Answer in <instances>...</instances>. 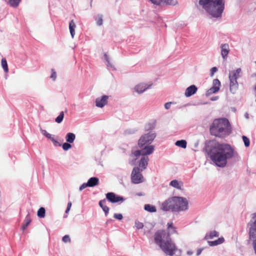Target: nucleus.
<instances>
[{
  "mask_svg": "<svg viewBox=\"0 0 256 256\" xmlns=\"http://www.w3.org/2000/svg\"><path fill=\"white\" fill-rule=\"evenodd\" d=\"M104 58L106 60V62L110 60L108 56L106 54H105L104 55Z\"/></svg>",
  "mask_w": 256,
  "mask_h": 256,
  "instance_id": "13d9d810",
  "label": "nucleus"
},
{
  "mask_svg": "<svg viewBox=\"0 0 256 256\" xmlns=\"http://www.w3.org/2000/svg\"><path fill=\"white\" fill-rule=\"evenodd\" d=\"M170 185L178 190H182L181 186H182V183L181 184H180L178 180H174L170 182Z\"/></svg>",
  "mask_w": 256,
  "mask_h": 256,
  "instance_id": "bb28decb",
  "label": "nucleus"
},
{
  "mask_svg": "<svg viewBox=\"0 0 256 256\" xmlns=\"http://www.w3.org/2000/svg\"><path fill=\"white\" fill-rule=\"evenodd\" d=\"M86 187H88V182L86 183H84L83 184H82L80 188H79V190L80 191H82V190H83L85 188H86Z\"/></svg>",
  "mask_w": 256,
  "mask_h": 256,
  "instance_id": "8fccbe9b",
  "label": "nucleus"
},
{
  "mask_svg": "<svg viewBox=\"0 0 256 256\" xmlns=\"http://www.w3.org/2000/svg\"><path fill=\"white\" fill-rule=\"evenodd\" d=\"M192 254V252H188V254Z\"/></svg>",
  "mask_w": 256,
  "mask_h": 256,
  "instance_id": "338daca9",
  "label": "nucleus"
},
{
  "mask_svg": "<svg viewBox=\"0 0 256 256\" xmlns=\"http://www.w3.org/2000/svg\"><path fill=\"white\" fill-rule=\"evenodd\" d=\"M154 241L163 252L170 256H180L182 250L178 249L165 230H157L154 234Z\"/></svg>",
  "mask_w": 256,
  "mask_h": 256,
  "instance_id": "f03ea898",
  "label": "nucleus"
},
{
  "mask_svg": "<svg viewBox=\"0 0 256 256\" xmlns=\"http://www.w3.org/2000/svg\"><path fill=\"white\" fill-rule=\"evenodd\" d=\"M70 208H66V210L65 211V212L66 213H68V212L70 211Z\"/></svg>",
  "mask_w": 256,
  "mask_h": 256,
  "instance_id": "0e129e2a",
  "label": "nucleus"
},
{
  "mask_svg": "<svg viewBox=\"0 0 256 256\" xmlns=\"http://www.w3.org/2000/svg\"><path fill=\"white\" fill-rule=\"evenodd\" d=\"M114 218L118 220H122L123 218V216L121 214L116 213L114 215Z\"/></svg>",
  "mask_w": 256,
  "mask_h": 256,
  "instance_id": "de8ad7c7",
  "label": "nucleus"
},
{
  "mask_svg": "<svg viewBox=\"0 0 256 256\" xmlns=\"http://www.w3.org/2000/svg\"><path fill=\"white\" fill-rule=\"evenodd\" d=\"M106 198L111 203H117L118 202H123L126 200V198L123 196L116 194L112 192H108L106 194Z\"/></svg>",
  "mask_w": 256,
  "mask_h": 256,
  "instance_id": "1a4fd4ad",
  "label": "nucleus"
},
{
  "mask_svg": "<svg viewBox=\"0 0 256 256\" xmlns=\"http://www.w3.org/2000/svg\"><path fill=\"white\" fill-rule=\"evenodd\" d=\"M152 84L146 86L145 84H140L136 85L134 87V90L138 94H140L144 92L146 90L149 88L151 86Z\"/></svg>",
  "mask_w": 256,
  "mask_h": 256,
  "instance_id": "4468645a",
  "label": "nucleus"
},
{
  "mask_svg": "<svg viewBox=\"0 0 256 256\" xmlns=\"http://www.w3.org/2000/svg\"><path fill=\"white\" fill-rule=\"evenodd\" d=\"M168 229L170 230V229H174V232H170L172 234H177L176 228L173 226V222H169L167 224Z\"/></svg>",
  "mask_w": 256,
  "mask_h": 256,
  "instance_id": "473e14b6",
  "label": "nucleus"
},
{
  "mask_svg": "<svg viewBox=\"0 0 256 256\" xmlns=\"http://www.w3.org/2000/svg\"><path fill=\"white\" fill-rule=\"evenodd\" d=\"M197 90V87L195 85L192 84L186 88L184 94L186 97H190L195 94Z\"/></svg>",
  "mask_w": 256,
  "mask_h": 256,
  "instance_id": "ddd939ff",
  "label": "nucleus"
},
{
  "mask_svg": "<svg viewBox=\"0 0 256 256\" xmlns=\"http://www.w3.org/2000/svg\"><path fill=\"white\" fill-rule=\"evenodd\" d=\"M102 15L100 14H98L96 18V24L98 26H100L102 24L103 19H102Z\"/></svg>",
  "mask_w": 256,
  "mask_h": 256,
  "instance_id": "c9c22d12",
  "label": "nucleus"
},
{
  "mask_svg": "<svg viewBox=\"0 0 256 256\" xmlns=\"http://www.w3.org/2000/svg\"><path fill=\"white\" fill-rule=\"evenodd\" d=\"M144 210L150 212H156V207L150 204H146L144 206Z\"/></svg>",
  "mask_w": 256,
  "mask_h": 256,
  "instance_id": "a878e982",
  "label": "nucleus"
},
{
  "mask_svg": "<svg viewBox=\"0 0 256 256\" xmlns=\"http://www.w3.org/2000/svg\"><path fill=\"white\" fill-rule=\"evenodd\" d=\"M148 160V156H143L141 157L138 163V168H140V170L142 171L146 168Z\"/></svg>",
  "mask_w": 256,
  "mask_h": 256,
  "instance_id": "2eb2a0df",
  "label": "nucleus"
},
{
  "mask_svg": "<svg viewBox=\"0 0 256 256\" xmlns=\"http://www.w3.org/2000/svg\"><path fill=\"white\" fill-rule=\"evenodd\" d=\"M108 96L104 95L100 98H98L96 99V105L98 108H102L107 104Z\"/></svg>",
  "mask_w": 256,
  "mask_h": 256,
  "instance_id": "9d476101",
  "label": "nucleus"
},
{
  "mask_svg": "<svg viewBox=\"0 0 256 256\" xmlns=\"http://www.w3.org/2000/svg\"><path fill=\"white\" fill-rule=\"evenodd\" d=\"M170 232H174V229H170Z\"/></svg>",
  "mask_w": 256,
  "mask_h": 256,
  "instance_id": "774afa93",
  "label": "nucleus"
},
{
  "mask_svg": "<svg viewBox=\"0 0 256 256\" xmlns=\"http://www.w3.org/2000/svg\"><path fill=\"white\" fill-rule=\"evenodd\" d=\"M50 78L52 79V80L54 81L56 78V73L54 69L51 70V74L50 76Z\"/></svg>",
  "mask_w": 256,
  "mask_h": 256,
  "instance_id": "37998d69",
  "label": "nucleus"
},
{
  "mask_svg": "<svg viewBox=\"0 0 256 256\" xmlns=\"http://www.w3.org/2000/svg\"><path fill=\"white\" fill-rule=\"evenodd\" d=\"M218 91V88H211L206 92V94L207 96H210L212 94H215Z\"/></svg>",
  "mask_w": 256,
  "mask_h": 256,
  "instance_id": "4c0bfd02",
  "label": "nucleus"
},
{
  "mask_svg": "<svg viewBox=\"0 0 256 256\" xmlns=\"http://www.w3.org/2000/svg\"><path fill=\"white\" fill-rule=\"evenodd\" d=\"M149 1L152 4L159 6L160 0H149Z\"/></svg>",
  "mask_w": 256,
  "mask_h": 256,
  "instance_id": "864d4df0",
  "label": "nucleus"
},
{
  "mask_svg": "<svg viewBox=\"0 0 256 256\" xmlns=\"http://www.w3.org/2000/svg\"><path fill=\"white\" fill-rule=\"evenodd\" d=\"M244 117L246 118V119H248L249 118V116H248V112H246L245 114H244Z\"/></svg>",
  "mask_w": 256,
  "mask_h": 256,
  "instance_id": "680f3d73",
  "label": "nucleus"
},
{
  "mask_svg": "<svg viewBox=\"0 0 256 256\" xmlns=\"http://www.w3.org/2000/svg\"><path fill=\"white\" fill-rule=\"evenodd\" d=\"M156 126V123L154 122H150L148 124L144 127V130L145 131H152L153 129L155 128Z\"/></svg>",
  "mask_w": 256,
  "mask_h": 256,
  "instance_id": "2f4dec72",
  "label": "nucleus"
},
{
  "mask_svg": "<svg viewBox=\"0 0 256 256\" xmlns=\"http://www.w3.org/2000/svg\"><path fill=\"white\" fill-rule=\"evenodd\" d=\"M136 130L135 129H132V130H127L125 131L126 134H132L135 133V132L136 131Z\"/></svg>",
  "mask_w": 256,
  "mask_h": 256,
  "instance_id": "603ef678",
  "label": "nucleus"
},
{
  "mask_svg": "<svg viewBox=\"0 0 256 256\" xmlns=\"http://www.w3.org/2000/svg\"><path fill=\"white\" fill-rule=\"evenodd\" d=\"M218 71L216 67H213L210 69V76H212L214 74V72Z\"/></svg>",
  "mask_w": 256,
  "mask_h": 256,
  "instance_id": "3c124183",
  "label": "nucleus"
},
{
  "mask_svg": "<svg viewBox=\"0 0 256 256\" xmlns=\"http://www.w3.org/2000/svg\"><path fill=\"white\" fill-rule=\"evenodd\" d=\"M230 90L232 94H235L238 89V84L237 80L230 79Z\"/></svg>",
  "mask_w": 256,
  "mask_h": 256,
  "instance_id": "a211bd4d",
  "label": "nucleus"
},
{
  "mask_svg": "<svg viewBox=\"0 0 256 256\" xmlns=\"http://www.w3.org/2000/svg\"><path fill=\"white\" fill-rule=\"evenodd\" d=\"M62 146V149L66 151L68 150L72 147L70 143H68V142L64 143Z\"/></svg>",
  "mask_w": 256,
  "mask_h": 256,
  "instance_id": "ea45409f",
  "label": "nucleus"
},
{
  "mask_svg": "<svg viewBox=\"0 0 256 256\" xmlns=\"http://www.w3.org/2000/svg\"><path fill=\"white\" fill-rule=\"evenodd\" d=\"M112 220L111 219H110V220H108L106 222V224H108V222H111Z\"/></svg>",
  "mask_w": 256,
  "mask_h": 256,
  "instance_id": "69168bd1",
  "label": "nucleus"
},
{
  "mask_svg": "<svg viewBox=\"0 0 256 256\" xmlns=\"http://www.w3.org/2000/svg\"><path fill=\"white\" fill-rule=\"evenodd\" d=\"M174 198H178L174 200V206L176 208V212L185 211L188 209V202L186 198L176 196H174Z\"/></svg>",
  "mask_w": 256,
  "mask_h": 256,
  "instance_id": "423d86ee",
  "label": "nucleus"
},
{
  "mask_svg": "<svg viewBox=\"0 0 256 256\" xmlns=\"http://www.w3.org/2000/svg\"><path fill=\"white\" fill-rule=\"evenodd\" d=\"M249 240L252 242V245L256 255V236H248Z\"/></svg>",
  "mask_w": 256,
  "mask_h": 256,
  "instance_id": "72a5a7b5",
  "label": "nucleus"
},
{
  "mask_svg": "<svg viewBox=\"0 0 256 256\" xmlns=\"http://www.w3.org/2000/svg\"><path fill=\"white\" fill-rule=\"evenodd\" d=\"M38 216L40 218H44L46 215V210L43 207H40L37 212Z\"/></svg>",
  "mask_w": 256,
  "mask_h": 256,
  "instance_id": "c85d7f7f",
  "label": "nucleus"
},
{
  "mask_svg": "<svg viewBox=\"0 0 256 256\" xmlns=\"http://www.w3.org/2000/svg\"><path fill=\"white\" fill-rule=\"evenodd\" d=\"M204 248H198L196 252V256H200L201 254V253L204 250Z\"/></svg>",
  "mask_w": 256,
  "mask_h": 256,
  "instance_id": "6e6d98bb",
  "label": "nucleus"
},
{
  "mask_svg": "<svg viewBox=\"0 0 256 256\" xmlns=\"http://www.w3.org/2000/svg\"><path fill=\"white\" fill-rule=\"evenodd\" d=\"M1 64H2V68L4 69V72L6 73L8 72V68L7 62H6V58H2V62H1Z\"/></svg>",
  "mask_w": 256,
  "mask_h": 256,
  "instance_id": "7c9ffc66",
  "label": "nucleus"
},
{
  "mask_svg": "<svg viewBox=\"0 0 256 256\" xmlns=\"http://www.w3.org/2000/svg\"><path fill=\"white\" fill-rule=\"evenodd\" d=\"M41 133L44 135L46 137L50 139L52 137V136L51 134L48 133L46 130H40Z\"/></svg>",
  "mask_w": 256,
  "mask_h": 256,
  "instance_id": "79ce46f5",
  "label": "nucleus"
},
{
  "mask_svg": "<svg viewBox=\"0 0 256 256\" xmlns=\"http://www.w3.org/2000/svg\"><path fill=\"white\" fill-rule=\"evenodd\" d=\"M133 154H134V156H135L136 157H138L140 156H143L142 152V150H135L133 152Z\"/></svg>",
  "mask_w": 256,
  "mask_h": 256,
  "instance_id": "a18cd8bd",
  "label": "nucleus"
},
{
  "mask_svg": "<svg viewBox=\"0 0 256 256\" xmlns=\"http://www.w3.org/2000/svg\"><path fill=\"white\" fill-rule=\"evenodd\" d=\"M142 152L143 156H147L148 155L152 154L154 150V146L153 145H145L144 147L140 148Z\"/></svg>",
  "mask_w": 256,
  "mask_h": 256,
  "instance_id": "f8f14e48",
  "label": "nucleus"
},
{
  "mask_svg": "<svg viewBox=\"0 0 256 256\" xmlns=\"http://www.w3.org/2000/svg\"><path fill=\"white\" fill-rule=\"evenodd\" d=\"M135 226L137 229L140 230V229L144 227V224L142 222H140L138 220H136L135 221Z\"/></svg>",
  "mask_w": 256,
  "mask_h": 256,
  "instance_id": "c03bdc74",
  "label": "nucleus"
},
{
  "mask_svg": "<svg viewBox=\"0 0 256 256\" xmlns=\"http://www.w3.org/2000/svg\"><path fill=\"white\" fill-rule=\"evenodd\" d=\"M232 132L230 124L226 118L214 119L210 126V132L212 136L224 138Z\"/></svg>",
  "mask_w": 256,
  "mask_h": 256,
  "instance_id": "7ed1b4c3",
  "label": "nucleus"
},
{
  "mask_svg": "<svg viewBox=\"0 0 256 256\" xmlns=\"http://www.w3.org/2000/svg\"><path fill=\"white\" fill-rule=\"evenodd\" d=\"M242 72L240 68H238L236 70H232L230 72L229 79L237 80L240 77V74Z\"/></svg>",
  "mask_w": 256,
  "mask_h": 256,
  "instance_id": "dca6fc26",
  "label": "nucleus"
},
{
  "mask_svg": "<svg viewBox=\"0 0 256 256\" xmlns=\"http://www.w3.org/2000/svg\"><path fill=\"white\" fill-rule=\"evenodd\" d=\"M248 236H256V219L254 222L250 221L248 224Z\"/></svg>",
  "mask_w": 256,
  "mask_h": 256,
  "instance_id": "9b49d317",
  "label": "nucleus"
},
{
  "mask_svg": "<svg viewBox=\"0 0 256 256\" xmlns=\"http://www.w3.org/2000/svg\"><path fill=\"white\" fill-rule=\"evenodd\" d=\"M156 137V133L154 131H150L142 135L138 141V146L142 148L145 145L151 144Z\"/></svg>",
  "mask_w": 256,
  "mask_h": 256,
  "instance_id": "39448f33",
  "label": "nucleus"
},
{
  "mask_svg": "<svg viewBox=\"0 0 256 256\" xmlns=\"http://www.w3.org/2000/svg\"><path fill=\"white\" fill-rule=\"evenodd\" d=\"M172 104V102H166L165 104H164V108L166 109V110H168L170 109V106L171 104Z\"/></svg>",
  "mask_w": 256,
  "mask_h": 256,
  "instance_id": "5fc2aeb1",
  "label": "nucleus"
},
{
  "mask_svg": "<svg viewBox=\"0 0 256 256\" xmlns=\"http://www.w3.org/2000/svg\"><path fill=\"white\" fill-rule=\"evenodd\" d=\"M221 48V55L222 58L224 60L227 58V56L229 53L230 48L229 46L227 44H222L220 46Z\"/></svg>",
  "mask_w": 256,
  "mask_h": 256,
  "instance_id": "f3484780",
  "label": "nucleus"
},
{
  "mask_svg": "<svg viewBox=\"0 0 256 256\" xmlns=\"http://www.w3.org/2000/svg\"><path fill=\"white\" fill-rule=\"evenodd\" d=\"M203 151L217 166L224 168L227 160L238 154L228 144H218L212 141L205 142Z\"/></svg>",
  "mask_w": 256,
  "mask_h": 256,
  "instance_id": "f257e3e1",
  "label": "nucleus"
},
{
  "mask_svg": "<svg viewBox=\"0 0 256 256\" xmlns=\"http://www.w3.org/2000/svg\"><path fill=\"white\" fill-rule=\"evenodd\" d=\"M242 140H243V142H244L245 146L246 147L249 146L250 144V142L249 138L247 136H242Z\"/></svg>",
  "mask_w": 256,
  "mask_h": 256,
  "instance_id": "a19ab883",
  "label": "nucleus"
},
{
  "mask_svg": "<svg viewBox=\"0 0 256 256\" xmlns=\"http://www.w3.org/2000/svg\"><path fill=\"white\" fill-rule=\"evenodd\" d=\"M224 241V238H219L218 240L214 241H208V243L210 246H216L220 244H222Z\"/></svg>",
  "mask_w": 256,
  "mask_h": 256,
  "instance_id": "4be33fe9",
  "label": "nucleus"
},
{
  "mask_svg": "<svg viewBox=\"0 0 256 256\" xmlns=\"http://www.w3.org/2000/svg\"><path fill=\"white\" fill-rule=\"evenodd\" d=\"M76 28V25L74 22L73 20H72L69 22V29L70 35L72 38H74L75 34V28Z\"/></svg>",
  "mask_w": 256,
  "mask_h": 256,
  "instance_id": "b1692460",
  "label": "nucleus"
},
{
  "mask_svg": "<svg viewBox=\"0 0 256 256\" xmlns=\"http://www.w3.org/2000/svg\"><path fill=\"white\" fill-rule=\"evenodd\" d=\"M64 118V112H61L60 114L56 118L55 122L58 124H60L63 120Z\"/></svg>",
  "mask_w": 256,
  "mask_h": 256,
  "instance_id": "f704fd0d",
  "label": "nucleus"
},
{
  "mask_svg": "<svg viewBox=\"0 0 256 256\" xmlns=\"http://www.w3.org/2000/svg\"><path fill=\"white\" fill-rule=\"evenodd\" d=\"M221 86V84L220 81L217 79H214L212 82V88H218V90H220V86Z\"/></svg>",
  "mask_w": 256,
  "mask_h": 256,
  "instance_id": "58836bf2",
  "label": "nucleus"
},
{
  "mask_svg": "<svg viewBox=\"0 0 256 256\" xmlns=\"http://www.w3.org/2000/svg\"><path fill=\"white\" fill-rule=\"evenodd\" d=\"M106 202V200H100L99 202V206L102 209L103 211L104 212L105 216H106L108 214L110 208L105 205Z\"/></svg>",
  "mask_w": 256,
  "mask_h": 256,
  "instance_id": "6ab92c4d",
  "label": "nucleus"
},
{
  "mask_svg": "<svg viewBox=\"0 0 256 256\" xmlns=\"http://www.w3.org/2000/svg\"><path fill=\"white\" fill-rule=\"evenodd\" d=\"M199 4L212 17H222L224 9V0H200Z\"/></svg>",
  "mask_w": 256,
  "mask_h": 256,
  "instance_id": "20e7f679",
  "label": "nucleus"
},
{
  "mask_svg": "<svg viewBox=\"0 0 256 256\" xmlns=\"http://www.w3.org/2000/svg\"><path fill=\"white\" fill-rule=\"evenodd\" d=\"M178 198H174V196L169 198L160 204V209L164 212H176V208L174 206V200Z\"/></svg>",
  "mask_w": 256,
  "mask_h": 256,
  "instance_id": "0eeeda50",
  "label": "nucleus"
},
{
  "mask_svg": "<svg viewBox=\"0 0 256 256\" xmlns=\"http://www.w3.org/2000/svg\"><path fill=\"white\" fill-rule=\"evenodd\" d=\"M88 187H94L98 184L99 179L97 177H92L88 181Z\"/></svg>",
  "mask_w": 256,
  "mask_h": 256,
  "instance_id": "aec40b11",
  "label": "nucleus"
},
{
  "mask_svg": "<svg viewBox=\"0 0 256 256\" xmlns=\"http://www.w3.org/2000/svg\"><path fill=\"white\" fill-rule=\"evenodd\" d=\"M106 62H107L106 66L108 67H110V68H112V69H113L114 70H116L115 68H114V66L110 64V60L107 61Z\"/></svg>",
  "mask_w": 256,
  "mask_h": 256,
  "instance_id": "4d7b16f0",
  "label": "nucleus"
},
{
  "mask_svg": "<svg viewBox=\"0 0 256 256\" xmlns=\"http://www.w3.org/2000/svg\"><path fill=\"white\" fill-rule=\"evenodd\" d=\"M218 99V96H214V97H212L211 98L210 100H211L212 101H214V100H216Z\"/></svg>",
  "mask_w": 256,
  "mask_h": 256,
  "instance_id": "bf43d9fd",
  "label": "nucleus"
},
{
  "mask_svg": "<svg viewBox=\"0 0 256 256\" xmlns=\"http://www.w3.org/2000/svg\"><path fill=\"white\" fill-rule=\"evenodd\" d=\"M71 206H72V202H69L66 208H70Z\"/></svg>",
  "mask_w": 256,
  "mask_h": 256,
  "instance_id": "052dcab7",
  "label": "nucleus"
},
{
  "mask_svg": "<svg viewBox=\"0 0 256 256\" xmlns=\"http://www.w3.org/2000/svg\"><path fill=\"white\" fill-rule=\"evenodd\" d=\"M20 0H8L10 5L14 8L17 7L19 4Z\"/></svg>",
  "mask_w": 256,
  "mask_h": 256,
  "instance_id": "e433bc0d",
  "label": "nucleus"
},
{
  "mask_svg": "<svg viewBox=\"0 0 256 256\" xmlns=\"http://www.w3.org/2000/svg\"><path fill=\"white\" fill-rule=\"evenodd\" d=\"M218 233L216 230L212 231L210 232V234L208 236L206 235L204 237L205 240H208V238L212 239L214 237H218Z\"/></svg>",
  "mask_w": 256,
  "mask_h": 256,
  "instance_id": "c756f323",
  "label": "nucleus"
},
{
  "mask_svg": "<svg viewBox=\"0 0 256 256\" xmlns=\"http://www.w3.org/2000/svg\"><path fill=\"white\" fill-rule=\"evenodd\" d=\"M50 140L52 142L55 146H62L61 144L59 143L54 138V137L52 136L51 138H50Z\"/></svg>",
  "mask_w": 256,
  "mask_h": 256,
  "instance_id": "09e8293b",
  "label": "nucleus"
},
{
  "mask_svg": "<svg viewBox=\"0 0 256 256\" xmlns=\"http://www.w3.org/2000/svg\"><path fill=\"white\" fill-rule=\"evenodd\" d=\"M176 2L174 0H160L159 6H175Z\"/></svg>",
  "mask_w": 256,
  "mask_h": 256,
  "instance_id": "412c9836",
  "label": "nucleus"
},
{
  "mask_svg": "<svg viewBox=\"0 0 256 256\" xmlns=\"http://www.w3.org/2000/svg\"><path fill=\"white\" fill-rule=\"evenodd\" d=\"M31 222V219L30 217V214H28L25 218L24 220V224L22 226V228L23 230H25L28 226L30 224Z\"/></svg>",
  "mask_w": 256,
  "mask_h": 256,
  "instance_id": "393cba45",
  "label": "nucleus"
},
{
  "mask_svg": "<svg viewBox=\"0 0 256 256\" xmlns=\"http://www.w3.org/2000/svg\"><path fill=\"white\" fill-rule=\"evenodd\" d=\"M186 144L187 143L186 140H177L175 143V144L176 146L184 148L186 147Z\"/></svg>",
  "mask_w": 256,
  "mask_h": 256,
  "instance_id": "cd10ccee",
  "label": "nucleus"
},
{
  "mask_svg": "<svg viewBox=\"0 0 256 256\" xmlns=\"http://www.w3.org/2000/svg\"><path fill=\"white\" fill-rule=\"evenodd\" d=\"M66 142L68 143H73L76 139V135L72 132H68L66 136Z\"/></svg>",
  "mask_w": 256,
  "mask_h": 256,
  "instance_id": "5701e85b",
  "label": "nucleus"
},
{
  "mask_svg": "<svg viewBox=\"0 0 256 256\" xmlns=\"http://www.w3.org/2000/svg\"><path fill=\"white\" fill-rule=\"evenodd\" d=\"M138 167H134L132 171L131 180L132 182L134 184H138L142 182L143 176L140 172Z\"/></svg>",
  "mask_w": 256,
  "mask_h": 256,
  "instance_id": "6e6552de",
  "label": "nucleus"
},
{
  "mask_svg": "<svg viewBox=\"0 0 256 256\" xmlns=\"http://www.w3.org/2000/svg\"><path fill=\"white\" fill-rule=\"evenodd\" d=\"M136 195L138 196H143V194L142 192H138L136 194Z\"/></svg>",
  "mask_w": 256,
  "mask_h": 256,
  "instance_id": "e2e57ef3",
  "label": "nucleus"
},
{
  "mask_svg": "<svg viewBox=\"0 0 256 256\" xmlns=\"http://www.w3.org/2000/svg\"><path fill=\"white\" fill-rule=\"evenodd\" d=\"M62 240L64 242H70L71 240L68 235H65L62 238Z\"/></svg>",
  "mask_w": 256,
  "mask_h": 256,
  "instance_id": "49530a36",
  "label": "nucleus"
}]
</instances>
